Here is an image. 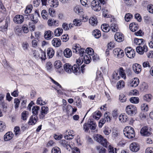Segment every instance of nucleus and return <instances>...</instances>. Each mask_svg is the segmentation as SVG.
<instances>
[{
  "label": "nucleus",
  "mask_w": 153,
  "mask_h": 153,
  "mask_svg": "<svg viewBox=\"0 0 153 153\" xmlns=\"http://www.w3.org/2000/svg\"><path fill=\"white\" fill-rule=\"evenodd\" d=\"M123 134L128 139L132 138L135 136L134 129L130 126H127L125 128L123 129Z\"/></svg>",
  "instance_id": "nucleus-1"
},
{
  "label": "nucleus",
  "mask_w": 153,
  "mask_h": 153,
  "mask_svg": "<svg viewBox=\"0 0 153 153\" xmlns=\"http://www.w3.org/2000/svg\"><path fill=\"white\" fill-rule=\"evenodd\" d=\"M94 138L104 146L105 147H107L108 143L106 139L104 138L102 135L98 134H95L94 136Z\"/></svg>",
  "instance_id": "nucleus-2"
},
{
  "label": "nucleus",
  "mask_w": 153,
  "mask_h": 153,
  "mask_svg": "<svg viewBox=\"0 0 153 153\" xmlns=\"http://www.w3.org/2000/svg\"><path fill=\"white\" fill-rule=\"evenodd\" d=\"M64 69L65 71L68 73H71L73 72L76 74V65H74L72 66L69 63H66L64 65Z\"/></svg>",
  "instance_id": "nucleus-3"
},
{
  "label": "nucleus",
  "mask_w": 153,
  "mask_h": 153,
  "mask_svg": "<svg viewBox=\"0 0 153 153\" xmlns=\"http://www.w3.org/2000/svg\"><path fill=\"white\" fill-rule=\"evenodd\" d=\"M91 60V58L89 55H85L83 57H80L77 60V65L79 66L81 65L84 61V63L86 64L89 63Z\"/></svg>",
  "instance_id": "nucleus-4"
},
{
  "label": "nucleus",
  "mask_w": 153,
  "mask_h": 153,
  "mask_svg": "<svg viewBox=\"0 0 153 153\" xmlns=\"http://www.w3.org/2000/svg\"><path fill=\"white\" fill-rule=\"evenodd\" d=\"M33 56L37 60L41 59L42 60H45L46 58L45 53L43 51H40L39 52L35 51H33Z\"/></svg>",
  "instance_id": "nucleus-5"
},
{
  "label": "nucleus",
  "mask_w": 153,
  "mask_h": 153,
  "mask_svg": "<svg viewBox=\"0 0 153 153\" xmlns=\"http://www.w3.org/2000/svg\"><path fill=\"white\" fill-rule=\"evenodd\" d=\"M126 113L131 116L134 115L137 112V108L136 106L132 105L127 106L126 108Z\"/></svg>",
  "instance_id": "nucleus-6"
},
{
  "label": "nucleus",
  "mask_w": 153,
  "mask_h": 153,
  "mask_svg": "<svg viewBox=\"0 0 153 153\" xmlns=\"http://www.w3.org/2000/svg\"><path fill=\"white\" fill-rule=\"evenodd\" d=\"M91 7L93 10L96 11H99L101 9V6L97 0H94L92 1Z\"/></svg>",
  "instance_id": "nucleus-7"
},
{
  "label": "nucleus",
  "mask_w": 153,
  "mask_h": 153,
  "mask_svg": "<svg viewBox=\"0 0 153 153\" xmlns=\"http://www.w3.org/2000/svg\"><path fill=\"white\" fill-rule=\"evenodd\" d=\"M125 52L126 56L129 58H133L135 56V51L130 47L126 48L125 49Z\"/></svg>",
  "instance_id": "nucleus-8"
},
{
  "label": "nucleus",
  "mask_w": 153,
  "mask_h": 153,
  "mask_svg": "<svg viewBox=\"0 0 153 153\" xmlns=\"http://www.w3.org/2000/svg\"><path fill=\"white\" fill-rule=\"evenodd\" d=\"M140 133L141 136H149L151 135L150 129L148 126H144L140 129Z\"/></svg>",
  "instance_id": "nucleus-9"
},
{
  "label": "nucleus",
  "mask_w": 153,
  "mask_h": 153,
  "mask_svg": "<svg viewBox=\"0 0 153 153\" xmlns=\"http://www.w3.org/2000/svg\"><path fill=\"white\" fill-rule=\"evenodd\" d=\"M77 17L82 18V19L84 22L87 21L88 19V17L84 14L83 9L81 8L78 9Z\"/></svg>",
  "instance_id": "nucleus-10"
},
{
  "label": "nucleus",
  "mask_w": 153,
  "mask_h": 153,
  "mask_svg": "<svg viewBox=\"0 0 153 153\" xmlns=\"http://www.w3.org/2000/svg\"><path fill=\"white\" fill-rule=\"evenodd\" d=\"M31 19L33 22H30L29 23V28L30 30L31 31H33L35 30V24L36 23L38 22V19H34V15L33 14L31 15Z\"/></svg>",
  "instance_id": "nucleus-11"
},
{
  "label": "nucleus",
  "mask_w": 153,
  "mask_h": 153,
  "mask_svg": "<svg viewBox=\"0 0 153 153\" xmlns=\"http://www.w3.org/2000/svg\"><path fill=\"white\" fill-rule=\"evenodd\" d=\"M113 53L116 57L119 58H122L124 55L123 51L120 48H116L114 49Z\"/></svg>",
  "instance_id": "nucleus-12"
},
{
  "label": "nucleus",
  "mask_w": 153,
  "mask_h": 153,
  "mask_svg": "<svg viewBox=\"0 0 153 153\" xmlns=\"http://www.w3.org/2000/svg\"><path fill=\"white\" fill-rule=\"evenodd\" d=\"M148 50L147 46L145 45L138 46L136 48V51L137 53L140 54H143L144 52Z\"/></svg>",
  "instance_id": "nucleus-13"
},
{
  "label": "nucleus",
  "mask_w": 153,
  "mask_h": 153,
  "mask_svg": "<svg viewBox=\"0 0 153 153\" xmlns=\"http://www.w3.org/2000/svg\"><path fill=\"white\" fill-rule=\"evenodd\" d=\"M48 112V108L44 106L42 107L41 111L39 114V117L40 119H43L44 118L45 116Z\"/></svg>",
  "instance_id": "nucleus-14"
},
{
  "label": "nucleus",
  "mask_w": 153,
  "mask_h": 153,
  "mask_svg": "<svg viewBox=\"0 0 153 153\" xmlns=\"http://www.w3.org/2000/svg\"><path fill=\"white\" fill-rule=\"evenodd\" d=\"M14 22L17 24H21L24 21V17L22 15H17L13 18Z\"/></svg>",
  "instance_id": "nucleus-15"
},
{
  "label": "nucleus",
  "mask_w": 153,
  "mask_h": 153,
  "mask_svg": "<svg viewBox=\"0 0 153 153\" xmlns=\"http://www.w3.org/2000/svg\"><path fill=\"white\" fill-rule=\"evenodd\" d=\"M130 150L133 152H137L140 149V146L139 144L136 142H133L131 143L130 146Z\"/></svg>",
  "instance_id": "nucleus-16"
},
{
  "label": "nucleus",
  "mask_w": 153,
  "mask_h": 153,
  "mask_svg": "<svg viewBox=\"0 0 153 153\" xmlns=\"http://www.w3.org/2000/svg\"><path fill=\"white\" fill-rule=\"evenodd\" d=\"M132 69L134 72L136 74H139L141 71V66L137 63H135L133 65Z\"/></svg>",
  "instance_id": "nucleus-17"
},
{
  "label": "nucleus",
  "mask_w": 153,
  "mask_h": 153,
  "mask_svg": "<svg viewBox=\"0 0 153 153\" xmlns=\"http://www.w3.org/2000/svg\"><path fill=\"white\" fill-rule=\"evenodd\" d=\"M115 40L118 42H121L124 40V37L123 34L119 32H117L114 36Z\"/></svg>",
  "instance_id": "nucleus-18"
},
{
  "label": "nucleus",
  "mask_w": 153,
  "mask_h": 153,
  "mask_svg": "<svg viewBox=\"0 0 153 153\" xmlns=\"http://www.w3.org/2000/svg\"><path fill=\"white\" fill-rule=\"evenodd\" d=\"M139 83V80L137 78H134L130 81V86L135 87L138 86Z\"/></svg>",
  "instance_id": "nucleus-19"
},
{
  "label": "nucleus",
  "mask_w": 153,
  "mask_h": 153,
  "mask_svg": "<svg viewBox=\"0 0 153 153\" xmlns=\"http://www.w3.org/2000/svg\"><path fill=\"white\" fill-rule=\"evenodd\" d=\"M52 43L53 45L55 47H58L61 44L60 39L58 38H54L52 41Z\"/></svg>",
  "instance_id": "nucleus-20"
},
{
  "label": "nucleus",
  "mask_w": 153,
  "mask_h": 153,
  "mask_svg": "<svg viewBox=\"0 0 153 153\" xmlns=\"http://www.w3.org/2000/svg\"><path fill=\"white\" fill-rule=\"evenodd\" d=\"M44 38L47 40L51 39L53 37V33L50 30L45 31L44 35Z\"/></svg>",
  "instance_id": "nucleus-21"
},
{
  "label": "nucleus",
  "mask_w": 153,
  "mask_h": 153,
  "mask_svg": "<svg viewBox=\"0 0 153 153\" xmlns=\"http://www.w3.org/2000/svg\"><path fill=\"white\" fill-rule=\"evenodd\" d=\"M48 24L50 26H57L59 25V22L58 21L50 19L48 21Z\"/></svg>",
  "instance_id": "nucleus-22"
},
{
  "label": "nucleus",
  "mask_w": 153,
  "mask_h": 153,
  "mask_svg": "<svg viewBox=\"0 0 153 153\" xmlns=\"http://www.w3.org/2000/svg\"><path fill=\"white\" fill-rule=\"evenodd\" d=\"M13 134L12 132L10 131L7 132L4 136V140L5 141H8L10 140L13 138Z\"/></svg>",
  "instance_id": "nucleus-23"
},
{
  "label": "nucleus",
  "mask_w": 153,
  "mask_h": 153,
  "mask_svg": "<svg viewBox=\"0 0 153 153\" xmlns=\"http://www.w3.org/2000/svg\"><path fill=\"white\" fill-rule=\"evenodd\" d=\"M37 120V117L35 115H33L31 117L28 122L29 125H34L36 122Z\"/></svg>",
  "instance_id": "nucleus-24"
},
{
  "label": "nucleus",
  "mask_w": 153,
  "mask_h": 153,
  "mask_svg": "<svg viewBox=\"0 0 153 153\" xmlns=\"http://www.w3.org/2000/svg\"><path fill=\"white\" fill-rule=\"evenodd\" d=\"M66 111L68 114L70 112L72 111V113L71 114L70 113V114L72 115L76 111V109L73 108L71 105H69L67 106Z\"/></svg>",
  "instance_id": "nucleus-25"
},
{
  "label": "nucleus",
  "mask_w": 153,
  "mask_h": 153,
  "mask_svg": "<svg viewBox=\"0 0 153 153\" xmlns=\"http://www.w3.org/2000/svg\"><path fill=\"white\" fill-rule=\"evenodd\" d=\"M60 144L62 147H65L68 150L70 151V149H68V147H70L69 143L65 140H62L60 142Z\"/></svg>",
  "instance_id": "nucleus-26"
},
{
  "label": "nucleus",
  "mask_w": 153,
  "mask_h": 153,
  "mask_svg": "<svg viewBox=\"0 0 153 153\" xmlns=\"http://www.w3.org/2000/svg\"><path fill=\"white\" fill-rule=\"evenodd\" d=\"M64 56L66 58L70 57L72 54L71 51L69 48H66L63 52Z\"/></svg>",
  "instance_id": "nucleus-27"
},
{
  "label": "nucleus",
  "mask_w": 153,
  "mask_h": 153,
  "mask_svg": "<svg viewBox=\"0 0 153 153\" xmlns=\"http://www.w3.org/2000/svg\"><path fill=\"white\" fill-rule=\"evenodd\" d=\"M134 43L137 45H140V46L145 45L144 42L142 39L135 38L134 39Z\"/></svg>",
  "instance_id": "nucleus-28"
},
{
  "label": "nucleus",
  "mask_w": 153,
  "mask_h": 153,
  "mask_svg": "<svg viewBox=\"0 0 153 153\" xmlns=\"http://www.w3.org/2000/svg\"><path fill=\"white\" fill-rule=\"evenodd\" d=\"M88 123L89 125L90 128L91 130H94L96 129L97 125L95 122L92 120H90L88 121Z\"/></svg>",
  "instance_id": "nucleus-29"
},
{
  "label": "nucleus",
  "mask_w": 153,
  "mask_h": 153,
  "mask_svg": "<svg viewBox=\"0 0 153 153\" xmlns=\"http://www.w3.org/2000/svg\"><path fill=\"white\" fill-rule=\"evenodd\" d=\"M54 51L52 48H49L47 50V54L49 58H52L54 54Z\"/></svg>",
  "instance_id": "nucleus-30"
},
{
  "label": "nucleus",
  "mask_w": 153,
  "mask_h": 153,
  "mask_svg": "<svg viewBox=\"0 0 153 153\" xmlns=\"http://www.w3.org/2000/svg\"><path fill=\"white\" fill-rule=\"evenodd\" d=\"M138 26L135 23H131L129 25V28L132 32H135L138 29Z\"/></svg>",
  "instance_id": "nucleus-31"
},
{
  "label": "nucleus",
  "mask_w": 153,
  "mask_h": 153,
  "mask_svg": "<svg viewBox=\"0 0 153 153\" xmlns=\"http://www.w3.org/2000/svg\"><path fill=\"white\" fill-rule=\"evenodd\" d=\"M90 24L93 26H94L97 25V22L96 18L95 16L90 18L89 19Z\"/></svg>",
  "instance_id": "nucleus-32"
},
{
  "label": "nucleus",
  "mask_w": 153,
  "mask_h": 153,
  "mask_svg": "<svg viewBox=\"0 0 153 153\" xmlns=\"http://www.w3.org/2000/svg\"><path fill=\"white\" fill-rule=\"evenodd\" d=\"M101 29L104 32H108L110 30L109 25L107 24H103L101 26Z\"/></svg>",
  "instance_id": "nucleus-33"
},
{
  "label": "nucleus",
  "mask_w": 153,
  "mask_h": 153,
  "mask_svg": "<svg viewBox=\"0 0 153 153\" xmlns=\"http://www.w3.org/2000/svg\"><path fill=\"white\" fill-rule=\"evenodd\" d=\"M125 83L123 80H120L118 82L117 84L116 87L117 89H121L124 87Z\"/></svg>",
  "instance_id": "nucleus-34"
},
{
  "label": "nucleus",
  "mask_w": 153,
  "mask_h": 153,
  "mask_svg": "<svg viewBox=\"0 0 153 153\" xmlns=\"http://www.w3.org/2000/svg\"><path fill=\"white\" fill-rule=\"evenodd\" d=\"M63 29L61 28H58L55 29L54 33L55 35L56 36H60L63 32Z\"/></svg>",
  "instance_id": "nucleus-35"
},
{
  "label": "nucleus",
  "mask_w": 153,
  "mask_h": 153,
  "mask_svg": "<svg viewBox=\"0 0 153 153\" xmlns=\"http://www.w3.org/2000/svg\"><path fill=\"white\" fill-rule=\"evenodd\" d=\"M119 74L122 78L124 79H126V76L125 73V70L122 67H120L119 69Z\"/></svg>",
  "instance_id": "nucleus-36"
},
{
  "label": "nucleus",
  "mask_w": 153,
  "mask_h": 153,
  "mask_svg": "<svg viewBox=\"0 0 153 153\" xmlns=\"http://www.w3.org/2000/svg\"><path fill=\"white\" fill-rule=\"evenodd\" d=\"M101 112L99 111L95 112L93 114V117L94 118L97 120H98L101 116Z\"/></svg>",
  "instance_id": "nucleus-37"
},
{
  "label": "nucleus",
  "mask_w": 153,
  "mask_h": 153,
  "mask_svg": "<svg viewBox=\"0 0 153 153\" xmlns=\"http://www.w3.org/2000/svg\"><path fill=\"white\" fill-rule=\"evenodd\" d=\"M152 98V96L150 94H146L143 97V100L147 102H150Z\"/></svg>",
  "instance_id": "nucleus-38"
},
{
  "label": "nucleus",
  "mask_w": 153,
  "mask_h": 153,
  "mask_svg": "<svg viewBox=\"0 0 153 153\" xmlns=\"http://www.w3.org/2000/svg\"><path fill=\"white\" fill-rule=\"evenodd\" d=\"M93 35L95 38H99L101 36L100 31L98 30H96L93 32Z\"/></svg>",
  "instance_id": "nucleus-39"
},
{
  "label": "nucleus",
  "mask_w": 153,
  "mask_h": 153,
  "mask_svg": "<svg viewBox=\"0 0 153 153\" xmlns=\"http://www.w3.org/2000/svg\"><path fill=\"white\" fill-rule=\"evenodd\" d=\"M127 117L126 115L121 114L119 116V120L121 122L124 123L127 121Z\"/></svg>",
  "instance_id": "nucleus-40"
},
{
  "label": "nucleus",
  "mask_w": 153,
  "mask_h": 153,
  "mask_svg": "<svg viewBox=\"0 0 153 153\" xmlns=\"http://www.w3.org/2000/svg\"><path fill=\"white\" fill-rule=\"evenodd\" d=\"M39 109V107L37 106H33L32 109V112L33 114V115L36 116L38 114V111Z\"/></svg>",
  "instance_id": "nucleus-41"
},
{
  "label": "nucleus",
  "mask_w": 153,
  "mask_h": 153,
  "mask_svg": "<svg viewBox=\"0 0 153 153\" xmlns=\"http://www.w3.org/2000/svg\"><path fill=\"white\" fill-rule=\"evenodd\" d=\"M103 132L105 135H108L111 133V130L110 127L105 126Z\"/></svg>",
  "instance_id": "nucleus-42"
},
{
  "label": "nucleus",
  "mask_w": 153,
  "mask_h": 153,
  "mask_svg": "<svg viewBox=\"0 0 153 153\" xmlns=\"http://www.w3.org/2000/svg\"><path fill=\"white\" fill-rule=\"evenodd\" d=\"M130 101L132 103L137 104L139 102V99L137 97H132L130 99Z\"/></svg>",
  "instance_id": "nucleus-43"
},
{
  "label": "nucleus",
  "mask_w": 153,
  "mask_h": 153,
  "mask_svg": "<svg viewBox=\"0 0 153 153\" xmlns=\"http://www.w3.org/2000/svg\"><path fill=\"white\" fill-rule=\"evenodd\" d=\"M144 22L146 23H149L152 20L150 16L146 15L143 17Z\"/></svg>",
  "instance_id": "nucleus-44"
},
{
  "label": "nucleus",
  "mask_w": 153,
  "mask_h": 153,
  "mask_svg": "<svg viewBox=\"0 0 153 153\" xmlns=\"http://www.w3.org/2000/svg\"><path fill=\"white\" fill-rule=\"evenodd\" d=\"M36 104L37 105H43L46 104V102L43 101L41 97H39L38 98L37 100Z\"/></svg>",
  "instance_id": "nucleus-45"
},
{
  "label": "nucleus",
  "mask_w": 153,
  "mask_h": 153,
  "mask_svg": "<svg viewBox=\"0 0 153 153\" xmlns=\"http://www.w3.org/2000/svg\"><path fill=\"white\" fill-rule=\"evenodd\" d=\"M22 29L19 26H17L15 27L14 31L15 33L18 35L20 36L21 34Z\"/></svg>",
  "instance_id": "nucleus-46"
},
{
  "label": "nucleus",
  "mask_w": 153,
  "mask_h": 153,
  "mask_svg": "<svg viewBox=\"0 0 153 153\" xmlns=\"http://www.w3.org/2000/svg\"><path fill=\"white\" fill-rule=\"evenodd\" d=\"M33 8L32 5H28L26 7V9L25 11V12L26 14H29Z\"/></svg>",
  "instance_id": "nucleus-47"
},
{
  "label": "nucleus",
  "mask_w": 153,
  "mask_h": 153,
  "mask_svg": "<svg viewBox=\"0 0 153 153\" xmlns=\"http://www.w3.org/2000/svg\"><path fill=\"white\" fill-rule=\"evenodd\" d=\"M119 99L121 102H124L126 101L127 98L124 94H121L119 96Z\"/></svg>",
  "instance_id": "nucleus-48"
},
{
  "label": "nucleus",
  "mask_w": 153,
  "mask_h": 153,
  "mask_svg": "<svg viewBox=\"0 0 153 153\" xmlns=\"http://www.w3.org/2000/svg\"><path fill=\"white\" fill-rule=\"evenodd\" d=\"M111 28L112 31L114 32L117 31L118 29L117 25L114 23L111 25Z\"/></svg>",
  "instance_id": "nucleus-49"
},
{
  "label": "nucleus",
  "mask_w": 153,
  "mask_h": 153,
  "mask_svg": "<svg viewBox=\"0 0 153 153\" xmlns=\"http://www.w3.org/2000/svg\"><path fill=\"white\" fill-rule=\"evenodd\" d=\"M97 149L99 153H105L106 150L105 149L100 146H97Z\"/></svg>",
  "instance_id": "nucleus-50"
},
{
  "label": "nucleus",
  "mask_w": 153,
  "mask_h": 153,
  "mask_svg": "<svg viewBox=\"0 0 153 153\" xmlns=\"http://www.w3.org/2000/svg\"><path fill=\"white\" fill-rule=\"evenodd\" d=\"M74 136V135L72 133L70 132H68V134L65 135L64 137L65 139L67 140H69L73 138Z\"/></svg>",
  "instance_id": "nucleus-51"
},
{
  "label": "nucleus",
  "mask_w": 153,
  "mask_h": 153,
  "mask_svg": "<svg viewBox=\"0 0 153 153\" xmlns=\"http://www.w3.org/2000/svg\"><path fill=\"white\" fill-rule=\"evenodd\" d=\"M54 65L57 69L60 68L62 67L61 62L59 60L56 61L54 63Z\"/></svg>",
  "instance_id": "nucleus-52"
},
{
  "label": "nucleus",
  "mask_w": 153,
  "mask_h": 153,
  "mask_svg": "<svg viewBox=\"0 0 153 153\" xmlns=\"http://www.w3.org/2000/svg\"><path fill=\"white\" fill-rule=\"evenodd\" d=\"M132 18V16L130 13L126 14L125 16V20L127 22H129Z\"/></svg>",
  "instance_id": "nucleus-53"
},
{
  "label": "nucleus",
  "mask_w": 153,
  "mask_h": 153,
  "mask_svg": "<svg viewBox=\"0 0 153 153\" xmlns=\"http://www.w3.org/2000/svg\"><path fill=\"white\" fill-rule=\"evenodd\" d=\"M110 114L109 112L105 113L104 114V118L106 120L107 122H109L111 120V117H110L109 115Z\"/></svg>",
  "instance_id": "nucleus-54"
},
{
  "label": "nucleus",
  "mask_w": 153,
  "mask_h": 153,
  "mask_svg": "<svg viewBox=\"0 0 153 153\" xmlns=\"http://www.w3.org/2000/svg\"><path fill=\"white\" fill-rule=\"evenodd\" d=\"M8 22H7L6 20L5 25H4L0 27V31L3 32L6 31L8 27Z\"/></svg>",
  "instance_id": "nucleus-55"
},
{
  "label": "nucleus",
  "mask_w": 153,
  "mask_h": 153,
  "mask_svg": "<svg viewBox=\"0 0 153 153\" xmlns=\"http://www.w3.org/2000/svg\"><path fill=\"white\" fill-rule=\"evenodd\" d=\"M52 153H61L60 149L57 147L53 148L51 150Z\"/></svg>",
  "instance_id": "nucleus-56"
},
{
  "label": "nucleus",
  "mask_w": 153,
  "mask_h": 153,
  "mask_svg": "<svg viewBox=\"0 0 153 153\" xmlns=\"http://www.w3.org/2000/svg\"><path fill=\"white\" fill-rule=\"evenodd\" d=\"M86 52L87 54V55H89L90 56L92 55L94 52L93 50L91 48H87L86 50Z\"/></svg>",
  "instance_id": "nucleus-57"
},
{
  "label": "nucleus",
  "mask_w": 153,
  "mask_h": 153,
  "mask_svg": "<svg viewBox=\"0 0 153 153\" xmlns=\"http://www.w3.org/2000/svg\"><path fill=\"white\" fill-rule=\"evenodd\" d=\"M28 113L25 111H23L22 113L21 118L23 120H26L28 116Z\"/></svg>",
  "instance_id": "nucleus-58"
},
{
  "label": "nucleus",
  "mask_w": 153,
  "mask_h": 153,
  "mask_svg": "<svg viewBox=\"0 0 153 153\" xmlns=\"http://www.w3.org/2000/svg\"><path fill=\"white\" fill-rule=\"evenodd\" d=\"M6 127L4 122L0 121V131L1 132L4 130Z\"/></svg>",
  "instance_id": "nucleus-59"
},
{
  "label": "nucleus",
  "mask_w": 153,
  "mask_h": 153,
  "mask_svg": "<svg viewBox=\"0 0 153 153\" xmlns=\"http://www.w3.org/2000/svg\"><path fill=\"white\" fill-rule=\"evenodd\" d=\"M77 48H78L79 51V53L81 57H82L83 56V54L84 53V49L82 48H79L77 45Z\"/></svg>",
  "instance_id": "nucleus-60"
},
{
  "label": "nucleus",
  "mask_w": 153,
  "mask_h": 153,
  "mask_svg": "<svg viewBox=\"0 0 153 153\" xmlns=\"http://www.w3.org/2000/svg\"><path fill=\"white\" fill-rule=\"evenodd\" d=\"M51 4L53 7H56L58 5V1L57 0H52L51 1Z\"/></svg>",
  "instance_id": "nucleus-61"
},
{
  "label": "nucleus",
  "mask_w": 153,
  "mask_h": 153,
  "mask_svg": "<svg viewBox=\"0 0 153 153\" xmlns=\"http://www.w3.org/2000/svg\"><path fill=\"white\" fill-rule=\"evenodd\" d=\"M14 131L16 135H19L20 134V130L19 127L16 126L14 128Z\"/></svg>",
  "instance_id": "nucleus-62"
},
{
  "label": "nucleus",
  "mask_w": 153,
  "mask_h": 153,
  "mask_svg": "<svg viewBox=\"0 0 153 153\" xmlns=\"http://www.w3.org/2000/svg\"><path fill=\"white\" fill-rule=\"evenodd\" d=\"M142 110L145 111H147L148 110V106L147 104L145 103L143 104L141 106Z\"/></svg>",
  "instance_id": "nucleus-63"
},
{
  "label": "nucleus",
  "mask_w": 153,
  "mask_h": 153,
  "mask_svg": "<svg viewBox=\"0 0 153 153\" xmlns=\"http://www.w3.org/2000/svg\"><path fill=\"white\" fill-rule=\"evenodd\" d=\"M147 10L149 12L151 13H153V5L150 4L147 7Z\"/></svg>",
  "instance_id": "nucleus-64"
}]
</instances>
